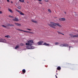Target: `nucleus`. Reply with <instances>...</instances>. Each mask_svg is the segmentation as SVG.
I'll return each instance as SVG.
<instances>
[{
  "mask_svg": "<svg viewBox=\"0 0 78 78\" xmlns=\"http://www.w3.org/2000/svg\"><path fill=\"white\" fill-rule=\"evenodd\" d=\"M48 25L51 28H54V29H56V23H54V22H50V23H48Z\"/></svg>",
  "mask_w": 78,
  "mask_h": 78,
  "instance_id": "1",
  "label": "nucleus"
},
{
  "mask_svg": "<svg viewBox=\"0 0 78 78\" xmlns=\"http://www.w3.org/2000/svg\"><path fill=\"white\" fill-rule=\"evenodd\" d=\"M32 44H34V42L33 41V40H30L28 41L27 43H26V45H32Z\"/></svg>",
  "mask_w": 78,
  "mask_h": 78,
  "instance_id": "2",
  "label": "nucleus"
},
{
  "mask_svg": "<svg viewBox=\"0 0 78 78\" xmlns=\"http://www.w3.org/2000/svg\"><path fill=\"white\" fill-rule=\"evenodd\" d=\"M59 46L61 47H68L69 44H63L60 45Z\"/></svg>",
  "mask_w": 78,
  "mask_h": 78,
  "instance_id": "3",
  "label": "nucleus"
},
{
  "mask_svg": "<svg viewBox=\"0 0 78 78\" xmlns=\"http://www.w3.org/2000/svg\"><path fill=\"white\" fill-rule=\"evenodd\" d=\"M43 43H44L43 41H40L37 43V44L38 45H42Z\"/></svg>",
  "mask_w": 78,
  "mask_h": 78,
  "instance_id": "4",
  "label": "nucleus"
},
{
  "mask_svg": "<svg viewBox=\"0 0 78 78\" xmlns=\"http://www.w3.org/2000/svg\"><path fill=\"white\" fill-rule=\"evenodd\" d=\"M16 11H17V12H18L20 15H22V16H24V15H25V14H24V13H22V12H20V11H19L17 9H16Z\"/></svg>",
  "mask_w": 78,
  "mask_h": 78,
  "instance_id": "5",
  "label": "nucleus"
},
{
  "mask_svg": "<svg viewBox=\"0 0 78 78\" xmlns=\"http://www.w3.org/2000/svg\"><path fill=\"white\" fill-rule=\"evenodd\" d=\"M6 26L7 27H14V25L13 24L7 23Z\"/></svg>",
  "mask_w": 78,
  "mask_h": 78,
  "instance_id": "6",
  "label": "nucleus"
},
{
  "mask_svg": "<svg viewBox=\"0 0 78 78\" xmlns=\"http://www.w3.org/2000/svg\"><path fill=\"white\" fill-rule=\"evenodd\" d=\"M13 21H16V22H19V20L17 18L15 17L13 19Z\"/></svg>",
  "mask_w": 78,
  "mask_h": 78,
  "instance_id": "7",
  "label": "nucleus"
},
{
  "mask_svg": "<svg viewBox=\"0 0 78 78\" xmlns=\"http://www.w3.org/2000/svg\"><path fill=\"white\" fill-rule=\"evenodd\" d=\"M56 25H57V26H58V27H60V28H61V27H62V26L60 24L58 23H55V27H56Z\"/></svg>",
  "mask_w": 78,
  "mask_h": 78,
  "instance_id": "8",
  "label": "nucleus"
},
{
  "mask_svg": "<svg viewBox=\"0 0 78 78\" xmlns=\"http://www.w3.org/2000/svg\"><path fill=\"white\" fill-rule=\"evenodd\" d=\"M59 21H65L66 20V19L65 18H59Z\"/></svg>",
  "mask_w": 78,
  "mask_h": 78,
  "instance_id": "9",
  "label": "nucleus"
},
{
  "mask_svg": "<svg viewBox=\"0 0 78 78\" xmlns=\"http://www.w3.org/2000/svg\"><path fill=\"white\" fill-rule=\"evenodd\" d=\"M15 24L16 26H21V24L20 23H15Z\"/></svg>",
  "mask_w": 78,
  "mask_h": 78,
  "instance_id": "10",
  "label": "nucleus"
},
{
  "mask_svg": "<svg viewBox=\"0 0 78 78\" xmlns=\"http://www.w3.org/2000/svg\"><path fill=\"white\" fill-rule=\"evenodd\" d=\"M31 22H33V23H37V21L35 20H31Z\"/></svg>",
  "mask_w": 78,
  "mask_h": 78,
  "instance_id": "11",
  "label": "nucleus"
},
{
  "mask_svg": "<svg viewBox=\"0 0 78 78\" xmlns=\"http://www.w3.org/2000/svg\"><path fill=\"white\" fill-rule=\"evenodd\" d=\"M27 33H29L30 34H34V33L33 32L27 31Z\"/></svg>",
  "mask_w": 78,
  "mask_h": 78,
  "instance_id": "12",
  "label": "nucleus"
},
{
  "mask_svg": "<svg viewBox=\"0 0 78 78\" xmlns=\"http://www.w3.org/2000/svg\"><path fill=\"white\" fill-rule=\"evenodd\" d=\"M44 45H46V46H49L50 45V44H47L46 43H44L43 44Z\"/></svg>",
  "mask_w": 78,
  "mask_h": 78,
  "instance_id": "13",
  "label": "nucleus"
},
{
  "mask_svg": "<svg viewBox=\"0 0 78 78\" xmlns=\"http://www.w3.org/2000/svg\"><path fill=\"white\" fill-rule=\"evenodd\" d=\"M69 35L70 36V37H71L73 38V37L74 36V35L72 34H69Z\"/></svg>",
  "mask_w": 78,
  "mask_h": 78,
  "instance_id": "14",
  "label": "nucleus"
},
{
  "mask_svg": "<svg viewBox=\"0 0 78 78\" xmlns=\"http://www.w3.org/2000/svg\"><path fill=\"white\" fill-rule=\"evenodd\" d=\"M54 44H55V45H59V42H55L54 43Z\"/></svg>",
  "mask_w": 78,
  "mask_h": 78,
  "instance_id": "15",
  "label": "nucleus"
},
{
  "mask_svg": "<svg viewBox=\"0 0 78 78\" xmlns=\"http://www.w3.org/2000/svg\"><path fill=\"white\" fill-rule=\"evenodd\" d=\"M75 37H78V34H76V35H74L73 38H75Z\"/></svg>",
  "mask_w": 78,
  "mask_h": 78,
  "instance_id": "16",
  "label": "nucleus"
},
{
  "mask_svg": "<svg viewBox=\"0 0 78 78\" xmlns=\"http://www.w3.org/2000/svg\"><path fill=\"white\" fill-rule=\"evenodd\" d=\"M8 10L9 11V12H11V13H12V12H13V11L11 9H9Z\"/></svg>",
  "mask_w": 78,
  "mask_h": 78,
  "instance_id": "17",
  "label": "nucleus"
},
{
  "mask_svg": "<svg viewBox=\"0 0 78 78\" xmlns=\"http://www.w3.org/2000/svg\"><path fill=\"white\" fill-rule=\"evenodd\" d=\"M5 37H7V38H11V37L9 35H7L5 36Z\"/></svg>",
  "mask_w": 78,
  "mask_h": 78,
  "instance_id": "18",
  "label": "nucleus"
},
{
  "mask_svg": "<svg viewBox=\"0 0 78 78\" xmlns=\"http://www.w3.org/2000/svg\"><path fill=\"white\" fill-rule=\"evenodd\" d=\"M19 47V45H17L16 46V47H15V49H17V48H18Z\"/></svg>",
  "mask_w": 78,
  "mask_h": 78,
  "instance_id": "19",
  "label": "nucleus"
},
{
  "mask_svg": "<svg viewBox=\"0 0 78 78\" xmlns=\"http://www.w3.org/2000/svg\"><path fill=\"white\" fill-rule=\"evenodd\" d=\"M48 12H49V13H51V10H50V9H48Z\"/></svg>",
  "mask_w": 78,
  "mask_h": 78,
  "instance_id": "20",
  "label": "nucleus"
},
{
  "mask_svg": "<svg viewBox=\"0 0 78 78\" xmlns=\"http://www.w3.org/2000/svg\"><path fill=\"white\" fill-rule=\"evenodd\" d=\"M9 17H10V18H14V16H11V15H9Z\"/></svg>",
  "mask_w": 78,
  "mask_h": 78,
  "instance_id": "21",
  "label": "nucleus"
},
{
  "mask_svg": "<svg viewBox=\"0 0 78 78\" xmlns=\"http://www.w3.org/2000/svg\"><path fill=\"white\" fill-rule=\"evenodd\" d=\"M0 41L1 42H3V39H1L0 40Z\"/></svg>",
  "mask_w": 78,
  "mask_h": 78,
  "instance_id": "22",
  "label": "nucleus"
},
{
  "mask_svg": "<svg viewBox=\"0 0 78 78\" xmlns=\"http://www.w3.org/2000/svg\"><path fill=\"white\" fill-rule=\"evenodd\" d=\"M57 69H58V70H61V67H60V66L58 67L57 68Z\"/></svg>",
  "mask_w": 78,
  "mask_h": 78,
  "instance_id": "23",
  "label": "nucleus"
},
{
  "mask_svg": "<svg viewBox=\"0 0 78 78\" xmlns=\"http://www.w3.org/2000/svg\"><path fill=\"white\" fill-rule=\"evenodd\" d=\"M23 73H25V72H26V71L25 70V69H23Z\"/></svg>",
  "mask_w": 78,
  "mask_h": 78,
  "instance_id": "24",
  "label": "nucleus"
},
{
  "mask_svg": "<svg viewBox=\"0 0 78 78\" xmlns=\"http://www.w3.org/2000/svg\"><path fill=\"white\" fill-rule=\"evenodd\" d=\"M2 27H4V28H6V27H8V26H5L4 25H2Z\"/></svg>",
  "mask_w": 78,
  "mask_h": 78,
  "instance_id": "25",
  "label": "nucleus"
},
{
  "mask_svg": "<svg viewBox=\"0 0 78 78\" xmlns=\"http://www.w3.org/2000/svg\"><path fill=\"white\" fill-rule=\"evenodd\" d=\"M19 1L21 2H24V0H19Z\"/></svg>",
  "mask_w": 78,
  "mask_h": 78,
  "instance_id": "26",
  "label": "nucleus"
},
{
  "mask_svg": "<svg viewBox=\"0 0 78 78\" xmlns=\"http://www.w3.org/2000/svg\"><path fill=\"white\" fill-rule=\"evenodd\" d=\"M31 49H34L35 48L34 47V46H31Z\"/></svg>",
  "mask_w": 78,
  "mask_h": 78,
  "instance_id": "27",
  "label": "nucleus"
},
{
  "mask_svg": "<svg viewBox=\"0 0 78 78\" xmlns=\"http://www.w3.org/2000/svg\"><path fill=\"white\" fill-rule=\"evenodd\" d=\"M69 49H72L73 48V47L72 46H69Z\"/></svg>",
  "mask_w": 78,
  "mask_h": 78,
  "instance_id": "28",
  "label": "nucleus"
},
{
  "mask_svg": "<svg viewBox=\"0 0 78 78\" xmlns=\"http://www.w3.org/2000/svg\"><path fill=\"white\" fill-rule=\"evenodd\" d=\"M17 8H18V9H21V7H20V6H18Z\"/></svg>",
  "mask_w": 78,
  "mask_h": 78,
  "instance_id": "29",
  "label": "nucleus"
},
{
  "mask_svg": "<svg viewBox=\"0 0 78 78\" xmlns=\"http://www.w3.org/2000/svg\"><path fill=\"white\" fill-rule=\"evenodd\" d=\"M26 30H29V31H31V30H32L31 29H30L28 28H27Z\"/></svg>",
  "mask_w": 78,
  "mask_h": 78,
  "instance_id": "30",
  "label": "nucleus"
},
{
  "mask_svg": "<svg viewBox=\"0 0 78 78\" xmlns=\"http://www.w3.org/2000/svg\"><path fill=\"white\" fill-rule=\"evenodd\" d=\"M22 31H23V32H24L27 33V31L22 30Z\"/></svg>",
  "mask_w": 78,
  "mask_h": 78,
  "instance_id": "31",
  "label": "nucleus"
},
{
  "mask_svg": "<svg viewBox=\"0 0 78 78\" xmlns=\"http://www.w3.org/2000/svg\"><path fill=\"white\" fill-rule=\"evenodd\" d=\"M16 30H18V31H22V30H21L20 29H16Z\"/></svg>",
  "mask_w": 78,
  "mask_h": 78,
  "instance_id": "32",
  "label": "nucleus"
},
{
  "mask_svg": "<svg viewBox=\"0 0 78 78\" xmlns=\"http://www.w3.org/2000/svg\"><path fill=\"white\" fill-rule=\"evenodd\" d=\"M20 45L21 46H23L24 45V44L23 43H21L20 44Z\"/></svg>",
  "mask_w": 78,
  "mask_h": 78,
  "instance_id": "33",
  "label": "nucleus"
},
{
  "mask_svg": "<svg viewBox=\"0 0 78 78\" xmlns=\"http://www.w3.org/2000/svg\"><path fill=\"white\" fill-rule=\"evenodd\" d=\"M44 1L46 2H49V0H44Z\"/></svg>",
  "mask_w": 78,
  "mask_h": 78,
  "instance_id": "34",
  "label": "nucleus"
},
{
  "mask_svg": "<svg viewBox=\"0 0 78 78\" xmlns=\"http://www.w3.org/2000/svg\"><path fill=\"white\" fill-rule=\"evenodd\" d=\"M58 34H61V33L59 32V31H58Z\"/></svg>",
  "mask_w": 78,
  "mask_h": 78,
  "instance_id": "35",
  "label": "nucleus"
},
{
  "mask_svg": "<svg viewBox=\"0 0 78 78\" xmlns=\"http://www.w3.org/2000/svg\"><path fill=\"white\" fill-rule=\"evenodd\" d=\"M3 12H2V11H0V14H2Z\"/></svg>",
  "mask_w": 78,
  "mask_h": 78,
  "instance_id": "36",
  "label": "nucleus"
},
{
  "mask_svg": "<svg viewBox=\"0 0 78 78\" xmlns=\"http://www.w3.org/2000/svg\"><path fill=\"white\" fill-rule=\"evenodd\" d=\"M39 3L40 4H41V5H42V3H41V2H39Z\"/></svg>",
  "mask_w": 78,
  "mask_h": 78,
  "instance_id": "37",
  "label": "nucleus"
},
{
  "mask_svg": "<svg viewBox=\"0 0 78 78\" xmlns=\"http://www.w3.org/2000/svg\"><path fill=\"white\" fill-rule=\"evenodd\" d=\"M39 2H42V0H38Z\"/></svg>",
  "mask_w": 78,
  "mask_h": 78,
  "instance_id": "38",
  "label": "nucleus"
},
{
  "mask_svg": "<svg viewBox=\"0 0 78 78\" xmlns=\"http://www.w3.org/2000/svg\"><path fill=\"white\" fill-rule=\"evenodd\" d=\"M7 2H9V0H7Z\"/></svg>",
  "mask_w": 78,
  "mask_h": 78,
  "instance_id": "39",
  "label": "nucleus"
},
{
  "mask_svg": "<svg viewBox=\"0 0 78 78\" xmlns=\"http://www.w3.org/2000/svg\"><path fill=\"white\" fill-rule=\"evenodd\" d=\"M55 76L56 78H58V77H57V76H56V75H55Z\"/></svg>",
  "mask_w": 78,
  "mask_h": 78,
  "instance_id": "40",
  "label": "nucleus"
},
{
  "mask_svg": "<svg viewBox=\"0 0 78 78\" xmlns=\"http://www.w3.org/2000/svg\"><path fill=\"white\" fill-rule=\"evenodd\" d=\"M75 16H77V15L76 14H75Z\"/></svg>",
  "mask_w": 78,
  "mask_h": 78,
  "instance_id": "41",
  "label": "nucleus"
},
{
  "mask_svg": "<svg viewBox=\"0 0 78 78\" xmlns=\"http://www.w3.org/2000/svg\"><path fill=\"white\" fill-rule=\"evenodd\" d=\"M61 34H62V35H64V34H63L61 33Z\"/></svg>",
  "mask_w": 78,
  "mask_h": 78,
  "instance_id": "42",
  "label": "nucleus"
},
{
  "mask_svg": "<svg viewBox=\"0 0 78 78\" xmlns=\"http://www.w3.org/2000/svg\"><path fill=\"white\" fill-rule=\"evenodd\" d=\"M13 3V2H12V1H11V3Z\"/></svg>",
  "mask_w": 78,
  "mask_h": 78,
  "instance_id": "43",
  "label": "nucleus"
},
{
  "mask_svg": "<svg viewBox=\"0 0 78 78\" xmlns=\"http://www.w3.org/2000/svg\"><path fill=\"white\" fill-rule=\"evenodd\" d=\"M56 74V75H58V73H57Z\"/></svg>",
  "mask_w": 78,
  "mask_h": 78,
  "instance_id": "44",
  "label": "nucleus"
},
{
  "mask_svg": "<svg viewBox=\"0 0 78 78\" xmlns=\"http://www.w3.org/2000/svg\"><path fill=\"white\" fill-rule=\"evenodd\" d=\"M27 3H28V2H27Z\"/></svg>",
  "mask_w": 78,
  "mask_h": 78,
  "instance_id": "45",
  "label": "nucleus"
},
{
  "mask_svg": "<svg viewBox=\"0 0 78 78\" xmlns=\"http://www.w3.org/2000/svg\"><path fill=\"white\" fill-rule=\"evenodd\" d=\"M65 14H66V12H65Z\"/></svg>",
  "mask_w": 78,
  "mask_h": 78,
  "instance_id": "46",
  "label": "nucleus"
},
{
  "mask_svg": "<svg viewBox=\"0 0 78 78\" xmlns=\"http://www.w3.org/2000/svg\"><path fill=\"white\" fill-rule=\"evenodd\" d=\"M0 8H1V7H0Z\"/></svg>",
  "mask_w": 78,
  "mask_h": 78,
  "instance_id": "47",
  "label": "nucleus"
},
{
  "mask_svg": "<svg viewBox=\"0 0 78 78\" xmlns=\"http://www.w3.org/2000/svg\"><path fill=\"white\" fill-rule=\"evenodd\" d=\"M56 72H57V70L56 71Z\"/></svg>",
  "mask_w": 78,
  "mask_h": 78,
  "instance_id": "48",
  "label": "nucleus"
}]
</instances>
